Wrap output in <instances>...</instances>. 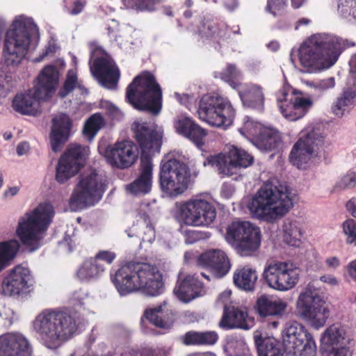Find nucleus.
<instances>
[{
    "mask_svg": "<svg viewBox=\"0 0 356 356\" xmlns=\"http://www.w3.org/2000/svg\"><path fill=\"white\" fill-rule=\"evenodd\" d=\"M324 136L319 129L308 127L302 130L298 140L293 145L290 153V161L299 169L305 165L313 155L323 146Z\"/></svg>",
    "mask_w": 356,
    "mask_h": 356,
    "instance_id": "obj_14",
    "label": "nucleus"
},
{
    "mask_svg": "<svg viewBox=\"0 0 356 356\" xmlns=\"http://www.w3.org/2000/svg\"><path fill=\"white\" fill-rule=\"evenodd\" d=\"M257 279L256 269L248 266L238 268L233 275L234 284L245 291H252L254 289Z\"/></svg>",
    "mask_w": 356,
    "mask_h": 356,
    "instance_id": "obj_35",
    "label": "nucleus"
},
{
    "mask_svg": "<svg viewBox=\"0 0 356 356\" xmlns=\"http://www.w3.org/2000/svg\"><path fill=\"white\" fill-rule=\"evenodd\" d=\"M238 95L243 106L257 110L263 109L264 97L261 90H240Z\"/></svg>",
    "mask_w": 356,
    "mask_h": 356,
    "instance_id": "obj_45",
    "label": "nucleus"
},
{
    "mask_svg": "<svg viewBox=\"0 0 356 356\" xmlns=\"http://www.w3.org/2000/svg\"><path fill=\"white\" fill-rule=\"evenodd\" d=\"M315 280L308 284L299 295L296 305L299 316L318 329L325 324L330 311L325 301L315 291Z\"/></svg>",
    "mask_w": 356,
    "mask_h": 356,
    "instance_id": "obj_10",
    "label": "nucleus"
},
{
    "mask_svg": "<svg viewBox=\"0 0 356 356\" xmlns=\"http://www.w3.org/2000/svg\"><path fill=\"white\" fill-rule=\"evenodd\" d=\"M353 45L348 40L334 35L314 34L300 47V62L309 73L321 72L333 66L342 51Z\"/></svg>",
    "mask_w": 356,
    "mask_h": 356,
    "instance_id": "obj_1",
    "label": "nucleus"
},
{
    "mask_svg": "<svg viewBox=\"0 0 356 356\" xmlns=\"http://www.w3.org/2000/svg\"><path fill=\"white\" fill-rule=\"evenodd\" d=\"M219 326L225 330L240 328L248 330L252 327V321L248 318L247 312L241 309L234 306L226 307Z\"/></svg>",
    "mask_w": 356,
    "mask_h": 356,
    "instance_id": "obj_27",
    "label": "nucleus"
},
{
    "mask_svg": "<svg viewBox=\"0 0 356 356\" xmlns=\"http://www.w3.org/2000/svg\"><path fill=\"white\" fill-rule=\"evenodd\" d=\"M152 213L149 204H141L138 209L139 219L137 224L127 231L129 237L137 236L143 242L152 243L155 238V231L151 222L149 215Z\"/></svg>",
    "mask_w": 356,
    "mask_h": 356,
    "instance_id": "obj_26",
    "label": "nucleus"
},
{
    "mask_svg": "<svg viewBox=\"0 0 356 356\" xmlns=\"http://www.w3.org/2000/svg\"><path fill=\"white\" fill-rule=\"evenodd\" d=\"M32 285L33 280L29 269L18 265L3 280L2 290L5 295L19 296L29 293Z\"/></svg>",
    "mask_w": 356,
    "mask_h": 356,
    "instance_id": "obj_21",
    "label": "nucleus"
},
{
    "mask_svg": "<svg viewBox=\"0 0 356 356\" xmlns=\"http://www.w3.org/2000/svg\"><path fill=\"white\" fill-rule=\"evenodd\" d=\"M201 345H213L218 339L215 331L201 332Z\"/></svg>",
    "mask_w": 356,
    "mask_h": 356,
    "instance_id": "obj_61",
    "label": "nucleus"
},
{
    "mask_svg": "<svg viewBox=\"0 0 356 356\" xmlns=\"http://www.w3.org/2000/svg\"><path fill=\"white\" fill-rule=\"evenodd\" d=\"M63 89H85L74 70L67 71Z\"/></svg>",
    "mask_w": 356,
    "mask_h": 356,
    "instance_id": "obj_57",
    "label": "nucleus"
},
{
    "mask_svg": "<svg viewBox=\"0 0 356 356\" xmlns=\"http://www.w3.org/2000/svg\"><path fill=\"white\" fill-rule=\"evenodd\" d=\"M331 349L323 352V356H351L352 352L349 345L331 346Z\"/></svg>",
    "mask_w": 356,
    "mask_h": 356,
    "instance_id": "obj_59",
    "label": "nucleus"
},
{
    "mask_svg": "<svg viewBox=\"0 0 356 356\" xmlns=\"http://www.w3.org/2000/svg\"><path fill=\"white\" fill-rule=\"evenodd\" d=\"M173 291L180 301L188 303L202 296V283L194 275L181 279L179 275Z\"/></svg>",
    "mask_w": 356,
    "mask_h": 356,
    "instance_id": "obj_28",
    "label": "nucleus"
},
{
    "mask_svg": "<svg viewBox=\"0 0 356 356\" xmlns=\"http://www.w3.org/2000/svg\"><path fill=\"white\" fill-rule=\"evenodd\" d=\"M198 264L208 268L213 276L218 278L224 277L231 268L228 257L220 250H210L202 254Z\"/></svg>",
    "mask_w": 356,
    "mask_h": 356,
    "instance_id": "obj_25",
    "label": "nucleus"
},
{
    "mask_svg": "<svg viewBox=\"0 0 356 356\" xmlns=\"http://www.w3.org/2000/svg\"><path fill=\"white\" fill-rule=\"evenodd\" d=\"M106 179L103 173L92 171L81 176L70 200L73 211L93 206L100 201L106 191Z\"/></svg>",
    "mask_w": 356,
    "mask_h": 356,
    "instance_id": "obj_8",
    "label": "nucleus"
},
{
    "mask_svg": "<svg viewBox=\"0 0 356 356\" xmlns=\"http://www.w3.org/2000/svg\"><path fill=\"white\" fill-rule=\"evenodd\" d=\"M59 80L60 73L58 68L54 65H46L35 79V89H56Z\"/></svg>",
    "mask_w": 356,
    "mask_h": 356,
    "instance_id": "obj_37",
    "label": "nucleus"
},
{
    "mask_svg": "<svg viewBox=\"0 0 356 356\" xmlns=\"http://www.w3.org/2000/svg\"><path fill=\"white\" fill-rule=\"evenodd\" d=\"M115 257L116 255L114 252L108 250H103L99 252L93 259H97L99 262H101V261H104L108 264H111Z\"/></svg>",
    "mask_w": 356,
    "mask_h": 356,
    "instance_id": "obj_64",
    "label": "nucleus"
},
{
    "mask_svg": "<svg viewBox=\"0 0 356 356\" xmlns=\"http://www.w3.org/2000/svg\"><path fill=\"white\" fill-rule=\"evenodd\" d=\"M134 125L135 138L142 151L140 171L139 175L126 186V191L132 195L142 196L152 190L153 164L151 155L159 152L161 136L146 123L136 122Z\"/></svg>",
    "mask_w": 356,
    "mask_h": 356,
    "instance_id": "obj_6",
    "label": "nucleus"
},
{
    "mask_svg": "<svg viewBox=\"0 0 356 356\" xmlns=\"http://www.w3.org/2000/svg\"><path fill=\"white\" fill-rule=\"evenodd\" d=\"M104 125L103 116L99 113H95L86 122L83 133L89 140H92Z\"/></svg>",
    "mask_w": 356,
    "mask_h": 356,
    "instance_id": "obj_48",
    "label": "nucleus"
},
{
    "mask_svg": "<svg viewBox=\"0 0 356 356\" xmlns=\"http://www.w3.org/2000/svg\"><path fill=\"white\" fill-rule=\"evenodd\" d=\"M226 241L242 256L255 252L261 245V232L249 221H234L227 228Z\"/></svg>",
    "mask_w": 356,
    "mask_h": 356,
    "instance_id": "obj_12",
    "label": "nucleus"
},
{
    "mask_svg": "<svg viewBox=\"0 0 356 356\" xmlns=\"http://www.w3.org/2000/svg\"><path fill=\"white\" fill-rule=\"evenodd\" d=\"M72 121L68 115L58 113L52 119V125L49 134L51 149L59 152L71 135Z\"/></svg>",
    "mask_w": 356,
    "mask_h": 356,
    "instance_id": "obj_24",
    "label": "nucleus"
},
{
    "mask_svg": "<svg viewBox=\"0 0 356 356\" xmlns=\"http://www.w3.org/2000/svg\"><path fill=\"white\" fill-rule=\"evenodd\" d=\"M346 208L354 219H348L343 223L344 234L348 236L347 241L356 245V198L350 199L346 203Z\"/></svg>",
    "mask_w": 356,
    "mask_h": 356,
    "instance_id": "obj_44",
    "label": "nucleus"
},
{
    "mask_svg": "<svg viewBox=\"0 0 356 356\" xmlns=\"http://www.w3.org/2000/svg\"><path fill=\"white\" fill-rule=\"evenodd\" d=\"M201 332L189 331L183 337L186 345H201Z\"/></svg>",
    "mask_w": 356,
    "mask_h": 356,
    "instance_id": "obj_60",
    "label": "nucleus"
},
{
    "mask_svg": "<svg viewBox=\"0 0 356 356\" xmlns=\"http://www.w3.org/2000/svg\"><path fill=\"white\" fill-rule=\"evenodd\" d=\"M293 207L291 189L278 179L266 181L247 205L254 218L274 222Z\"/></svg>",
    "mask_w": 356,
    "mask_h": 356,
    "instance_id": "obj_2",
    "label": "nucleus"
},
{
    "mask_svg": "<svg viewBox=\"0 0 356 356\" xmlns=\"http://www.w3.org/2000/svg\"><path fill=\"white\" fill-rule=\"evenodd\" d=\"M190 173L186 165L176 159H163L160 165L161 191L169 197H177L188 188Z\"/></svg>",
    "mask_w": 356,
    "mask_h": 356,
    "instance_id": "obj_11",
    "label": "nucleus"
},
{
    "mask_svg": "<svg viewBox=\"0 0 356 356\" xmlns=\"http://www.w3.org/2000/svg\"><path fill=\"white\" fill-rule=\"evenodd\" d=\"M195 122L188 116L186 115H179L174 121V127L176 132L185 137L190 129Z\"/></svg>",
    "mask_w": 356,
    "mask_h": 356,
    "instance_id": "obj_53",
    "label": "nucleus"
},
{
    "mask_svg": "<svg viewBox=\"0 0 356 356\" xmlns=\"http://www.w3.org/2000/svg\"><path fill=\"white\" fill-rule=\"evenodd\" d=\"M19 248V242L15 239L0 243V272L9 265Z\"/></svg>",
    "mask_w": 356,
    "mask_h": 356,
    "instance_id": "obj_43",
    "label": "nucleus"
},
{
    "mask_svg": "<svg viewBox=\"0 0 356 356\" xmlns=\"http://www.w3.org/2000/svg\"><path fill=\"white\" fill-rule=\"evenodd\" d=\"M105 158L107 163L113 167L126 169L134 164L138 154L133 143L129 140H124L107 147Z\"/></svg>",
    "mask_w": 356,
    "mask_h": 356,
    "instance_id": "obj_20",
    "label": "nucleus"
},
{
    "mask_svg": "<svg viewBox=\"0 0 356 356\" xmlns=\"http://www.w3.org/2000/svg\"><path fill=\"white\" fill-rule=\"evenodd\" d=\"M56 90H24L12 101L13 110L23 115L36 116L41 113L40 104L51 100Z\"/></svg>",
    "mask_w": 356,
    "mask_h": 356,
    "instance_id": "obj_18",
    "label": "nucleus"
},
{
    "mask_svg": "<svg viewBox=\"0 0 356 356\" xmlns=\"http://www.w3.org/2000/svg\"><path fill=\"white\" fill-rule=\"evenodd\" d=\"M267 128L250 117H245L243 126L239 129V131L247 138H251L250 140L254 144V139L259 138L262 134L264 129Z\"/></svg>",
    "mask_w": 356,
    "mask_h": 356,
    "instance_id": "obj_47",
    "label": "nucleus"
},
{
    "mask_svg": "<svg viewBox=\"0 0 356 356\" xmlns=\"http://www.w3.org/2000/svg\"><path fill=\"white\" fill-rule=\"evenodd\" d=\"M286 4L285 0H268L266 10L274 17L282 15Z\"/></svg>",
    "mask_w": 356,
    "mask_h": 356,
    "instance_id": "obj_56",
    "label": "nucleus"
},
{
    "mask_svg": "<svg viewBox=\"0 0 356 356\" xmlns=\"http://www.w3.org/2000/svg\"><path fill=\"white\" fill-rule=\"evenodd\" d=\"M254 339L259 356H282L280 346L275 339H262L259 332L254 333Z\"/></svg>",
    "mask_w": 356,
    "mask_h": 356,
    "instance_id": "obj_39",
    "label": "nucleus"
},
{
    "mask_svg": "<svg viewBox=\"0 0 356 356\" xmlns=\"http://www.w3.org/2000/svg\"><path fill=\"white\" fill-rule=\"evenodd\" d=\"M283 241L289 245L299 247L302 243L303 236L301 223L293 219L284 220L282 227Z\"/></svg>",
    "mask_w": 356,
    "mask_h": 356,
    "instance_id": "obj_36",
    "label": "nucleus"
},
{
    "mask_svg": "<svg viewBox=\"0 0 356 356\" xmlns=\"http://www.w3.org/2000/svg\"><path fill=\"white\" fill-rule=\"evenodd\" d=\"M175 97L181 105L186 107H188L195 101V97L193 95L184 92H175Z\"/></svg>",
    "mask_w": 356,
    "mask_h": 356,
    "instance_id": "obj_63",
    "label": "nucleus"
},
{
    "mask_svg": "<svg viewBox=\"0 0 356 356\" xmlns=\"http://www.w3.org/2000/svg\"><path fill=\"white\" fill-rule=\"evenodd\" d=\"M300 268L291 261H272L264 266L262 277L267 285L276 291H287L298 284Z\"/></svg>",
    "mask_w": 356,
    "mask_h": 356,
    "instance_id": "obj_13",
    "label": "nucleus"
},
{
    "mask_svg": "<svg viewBox=\"0 0 356 356\" xmlns=\"http://www.w3.org/2000/svg\"><path fill=\"white\" fill-rule=\"evenodd\" d=\"M253 157L245 150L236 146L228 147L227 155L220 154L207 158L209 164L216 168L219 174L232 176L236 168H246L253 163Z\"/></svg>",
    "mask_w": 356,
    "mask_h": 356,
    "instance_id": "obj_17",
    "label": "nucleus"
},
{
    "mask_svg": "<svg viewBox=\"0 0 356 356\" xmlns=\"http://www.w3.org/2000/svg\"><path fill=\"white\" fill-rule=\"evenodd\" d=\"M102 108L106 110V115L113 121H120L124 117L122 111L115 105L109 102L102 103Z\"/></svg>",
    "mask_w": 356,
    "mask_h": 356,
    "instance_id": "obj_58",
    "label": "nucleus"
},
{
    "mask_svg": "<svg viewBox=\"0 0 356 356\" xmlns=\"http://www.w3.org/2000/svg\"><path fill=\"white\" fill-rule=\"evenodd\" d=\"M200 206L202 209L198 210L200 218L198 220V227L211 225L216 217V211L214 206L209 201L200 198Z\"/></svg>",
    "mask_w": 356,
    "mask_h": 356,
    "instance_id": "obj_46",
    "label": "nucleus"
},
{
    "mask_svg": "<svg viewBox=\"0 0 356 356\" xmlns=\"http://www.w3.org/2000/svg\"><path fill=\"white\" fill-rule=\"evenodd\" d=\"M287 303L281 299L262 296L257 299V309L261 316L282 317L286 313Z\"/></svg>",
    "mask_w": 356,
    "mask_h": 356,
    "instance_id": "obj_31",
    "label": "nucleus"
},
{
    "mask_svg": "<svg viewBox=\"0 0 356 356\" xmlns=\"http://www.w3.org/2000/svg\"><path fill=\"white\" fill-rule=\"evenodd\" d=\"M321 343L323 346L350 345L352 339L347 328L338 323L329 326L322 334Z\"/></svg>",
    "mask_w": 356,
    "mask_h": 356,
    "instance_id": "obj_33",
    "label": "nucleus"
},
{
    "mask_svg": "<svg viewBox=\"0 0 356 356\" xmlns=\"http://www.w3.org/2000/svg\"><path fill=\"white\" fill-rule=\"evenodd\" d=\"M356 186V172L348 171L343 175L335 184L334 188L337 190L352 188Z\"/></svg>",
    "mask_w": 356,
    "mask_h": 356,
    "instance_id": "obj_54",
    "label": "nucleus"
},
{
    "mask_svg": "<svg viewBox=\"0 0 356 356\" xmlns=\"http://www.w3.org/2000/svg\"><path fill=\"white\" fill-rule=\"evenodd\" d=\"M197 113L200 118L210 125L225 129L232 124L236 115L230 101L216 92L202 97Z\"/></svg>",
    "mask_w": 356,
    "mask_h": 356,
    "instance_id": "obj_9",
    "label": "nucleus"
},
{
    "mask_svg": "<svg viewBox=\"0 0 356 356\" xmlns=\"http://www.w3.org/2000/svg\"><path fill=\"white\" fill-rule=\"evenodd\" d=\"M207 136L205 129L195 123L186 134L185 138L192 141L197 147L203 145V140Z\"/></svg>",
    "mask_w": 356,
    "mask_h": 356,
    "instance_id": "obj_52",
    "label": "nucleus"
},
{
    "mask_svg": "<svg viewBox=\"0 0 356 356\" xmlns=\"http://www.w3.org/2000/svg\"><path fill=\"white\" fill-rule=\"evenodd\" d=\"M54 216L52 205L44 202L20 218L16 235L29 251L33 252L42 245V241Z\"/></svg>",
    "mask_w": 356,
    "mask_h": 356,
    "instance_id": "obj_7",
    "label": "nucleus"
},
{
    "mask_svg": "<svg viewBox=\"0 0 356 356\" xmlns=\"http://www.w3.org/2000/svg\"><path fill=\"white\" fill-rule=\"evenodd\" d=\"M297 337H308L309 332L301 324L296 321L286 323L282 331V339L290 337L293 339Z\"/></svg>",
    "mask_w": 356,
    "mask_h": 356,
    "instance_id": "obj_49",
    "label": "nucleus"
},
{
    "mask_svg": "<svg viewBox=\"0 0 356 356\" xmlns=\"http://www.w3.org/2000/svg\"><path fill=\"white\" fill-rule=\"evenodd\" d=\"M226 356H252L243 338L228 337L223 347Z\"/></svg>",
    "mask_w": 356,
    "mask_h": 356,
    "instance_id": "obj_41",
    "label": "nucleus"
},
{
    "mask_svg": "<svg viewBox=\"0 0 356 356\" xmlns=\"http://www.w3.org/2000/svg\"><path fill=\"white\" fill-rule=\"evenodd\" d=\"M356 105V90H343L331 106V111L336 117L341 118L349 114Z\"/></svg>",
    "mask_w": 356,
    "mask_h": 356,
    "instance_id": "obj_34",
    "label": "nucleus"
},
{
    "mask_svg": "<svg viewBox=\"0 0 356 356\" xmlns=\"http://www.w3.org/2000/svg\"><path fill=\"white\" fill-rule=\"evenodd\" d=\"M285 350L295 356H316V345L313 337L282 339Z\"/></svg>",
    "mask_w": 356,
    "mask_h": 356,
    "instance_id": "obj_30",
    "label": "nucleus"
},
{
    "mask_svg": "<svg viewBox=\"0 0 356 356\" xmlns=\"http://www.w3.org/2000/svg\"><path fill=\"white\" fill-rule=\"evenodd\" d=\"M90 72L102 87L115 89L120 77V70L113 60L107 56L94 58Z\"/></svg>",
    "mask_w": 356,
    "mask_h": 356,
    "instance_id": "obj_19",
    "label": "nucleus"
},
{
    "mask_svg": "<svg viewBox=\"0 0 356 356\" xmlns=\"http://www.w3.org/2000/svg\"><path fill=\"white\" fill-rule=\"evenodd\" d=\"M143 317L154 325L169 329L175 321V316L166 301L154 307L147 308Z\"/></svg>",
    "mask_w": 356,
    "mask_h": 356,
    "instance_id": "obj_29",
    "label": "nucleus"
},
{
    "mask_svg": "<svg viewBox=\"0 0 356 356\" xmlns=\"http://www.w3.org/2000/svg\"><path fill=\"white\" fill-rule=\"evenodd\" d=\"M127 8L152 11L154 6L161 2V0H122Z\"/></svg>",
    "mask_w": 356,
    "mask_h": 356,
    "instance_id": "obj_50",
    "label": "nucleus"
},
{
    "mask_svg": "<svg viewBox=\"0 0 356 356\" xmlns=\"http://www.w3.org/2000/svg\"><path fill=\"white\" fill-rule=\"evenodd\" d=\"M40 40L38 26L33 18L24 15L15 17L6 31L2 56L7 66H17L25 58L29 49L35 48Z\"/></svg>",
    "mask_w": 356,
    "mask_h": 356,
    "instance_id": "obj_4",
    "label": "nucleus"
},
{
    "mask_svg": "<svg viewBox=\"0 0 356 356\" xmlns=\"http://www.w3.org/2000/svg\"><path fill=\"white\" fill-rule=\"evenodd\" d=\"M240 75V72L234 64H229L220 73L221 79L225 82L229 83V86L233 88L236 87V83L234 80L239 77Z\"/></svg>",
    "mask_w": 356,
    "mask_h": 356,
    "instance_id": "obj_55",
    "label": "nucleus"
},
{
    "mask_svg": "<svg viewBox=\"0 0 356 356\" xmlns=\"http://www.w3.org/2000/svg\"><path fill=\"white\" fill-rule=\"evenodd\" d=\"M111 279L121 296L141 290L148 296L163 293V276L156 267L145 263H129L111 275Z\"/></svg>",
    "mask_w": 356,
    "mask_h": 356,
    "instance_id": "obj_3",
    "label": "nucleus"
},
{
    "mask_svg": "<svg viewBox=\"0 0 356 356\" xmlns=\"http://www.w3.org/2000/svg\"><path fill=\"white\" fill-rule=\"evenodd\" d=\"M161 89L155 76L149 71H143L137 75L127 86V89Z\"/></svg>",
    "mask_w": 356,
    "mask_h": 356,
    "instance_id": "obj_42",
    "label": "nucleus"
},
{
    "mask_svg": "<svg viewBox=\"0 0 356 356\" xmlns=\"http://www.w3.org/2000/svg\"><path fill=\"white\" fill-rule=\"evenodd\" d=\"M161 92L162 90H127L126 97L134 108L158 115L162 108Z\"/></svg>",
    "mask_w": 356,
    "mask_h": 356,
    "instance_id": "obj_23",
    "label": "nucleus"
},
{
    "mask_svg": "<svg viewBox=\"0 0 356 356\" xmlns=\"http://www.w3.org/2000/svg\"><path fill=\"white\" fill-rule=\"evenodd\" d=\"M86 3L87 1L86 0H75L72 3V8L65 7V8L68 14L77 15L83 10Z\"/></svg>",
    "mask_w": 356,
    "mask_h": 356,
    "instance_id": "obj_62",
    "label": "nucleus"
},
{
    "mask_svg": "<svg viewBox=\"0 0 356 356\" xmlns=\"http://www.w3.org/2000/svg\"><path fill=\"white\" fill-rule=\"evenodd\" d=\"M201 197H193L183 203L177 204V217L186 225L198 227V220L200 217L198 210L202 209L200 206Z\"/></svg>",
    "mask_w": 356,
    "mask_h": 356,
    "instance_id": "obj_32",
    "label": "nucleus"
},
{
    "mask_svg": "<svg viewBox=\"0 0 356 356\" xmlns=\"http://www.w3.org/2000/svg\"><path fill=\"white\" fill-rule=\"evenodd\" d=\"M338 11L345 19L352 17L356 22V0H340Z\"/></svg>",
    "mask_w": 356,
    "mask_h": 356,
    "instance_id": "obj_51",
    "label": "nucleus"
},
{
    "mask_svg": "<svg viewBox=\"0 0 356 356\" xmlns=\"http://www.w3.org/2000/svg\"><path fill=\"white\" fill-rule=\"evenodd\" d=\"M89 147L77 144H70L58 160L56 179L63 184L74 176L88 156Z\"/></svg>",
    "mask_w": 356,
    "mask_h": 356,
    "instance_id": "obj_16",
    "label": "nucleus"
},
{
    "mask_svg": "<svg viewBox=\"0 0 356 356\" xmlns=\"http://www.w3.org/2000/svg\"><path fill=\"white\" fill-rule=\"evenodd\" d=\"M104 265L97 260L90 258L86 260L77 271V277L83 282H88L99 277L104 271Z\"/></svg>",
    "mask_w": 356,
    "mask_h": 356,
    "instance_id": "obj_40",
    "label": "nucleus"
},
{
    "mask_svg": "<svg viewBox=\"0 0 356 356\" xmlns=\"http://www.w3.org/2000/svg\"><path fill=\"white\" fill-rule=\"evenodd\" d=\"M276 99L281 114L289 121L303 118L314 104L310 97H305L300 90H279Z\"/></svg>",
    "mask_w": 356,
    "mask_h": 356,
    "instance_id": "obj_15",
    "label": "nucleus"
},
{
    "mask_svg": "<svg viewBox=\"0 0 356 356\" xmlns=\"http://www.w3.org/2000/svg\"><path fill=\"white\" fill-rule=\"evenodd\" d=\"M32 325L41 343L49 349L60 346L72 338L78 329V323L72 314L54 309L42 310Z\"/></svg>",
    "mask_w": 356,
    "mask_h": 356,
    "instance_id": "obj_5",
    "label": "nucleus"
},
{
    "mask_svg": "<svg viewBox=\"0 0 356 356\" xmlns=\"http://www.w3.org/2000/svg\"><path fill=\"white\" fill-rule=\"evenodd\" d=\"M281 144L279 132L268 127L264 129L262 134L254 140V145L261 151H272L277 149Z\"/></svg>",
    "mask_w": 356,
    "mask_h": 356,
    "instance_id": "obj_38",
    "label": "nucleus"
},
{
    "mask_svg": "<svg viewBox=\"0 0 356 356\" xmlns=\"http://www.w3.org/2000/svg\"><path fill=\"white\" fill-rule=\"evenodd\" d=\"M29 339L19 332H8L0 335V356H33Z\"/></svg>",
    "mask_w": 356,
    "mask_h": 356,
    "instance_id": "obj_22",
    "label": "nucleus"
}]
</instances>
